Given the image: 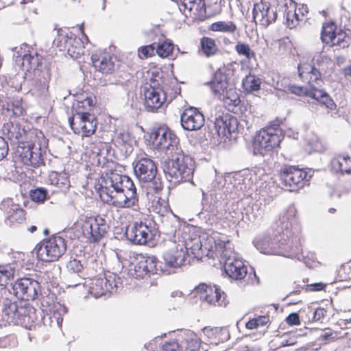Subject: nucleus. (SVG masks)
Masks as SVG:
<instances>
[{
  "mask_svg": "<svg viewBox=\"0 0 351 351\" xmlns=\"http://www.w3.org/2000/svg\"><path fill=\"white\" fill-rule=\"evenodd\" d=\"M145 188L150 211L162 217L171 212L169 200L167 196L163 194L162 180H155L147 184Z\"/></svg>",
  "mask_w": 351,
  "mask_h": 351,
  "instance_id": "8",
  "label": "nucleus"
},
{
  "mask_svg": "<svg viewBox=\"0 0 351 351\" xmlns=\"http://www.w3.org/2000/svg\"><path fill=\"white\" fill-rule=\"evenodd\" d=\"M78 28L82 38L70 32L66 34H60L56 39V47L59 51L66 52L73 59H78L84 54V42L89 41L84 32V24L79 25Z\"/></svg>",
  "mask_w": 351,
  "mask_h": 351,
  "instance_id": "7",
  "label": "nucleus"
},
{
  "mask_svg": "<svg viewBox=\"0 0 351 351\" xmlns=\"http://www.w3.org/2000/svg\"><path fill=\"white\" fill-rule=\"evenodd\" d=\"M309 10L306 5L302 4L293 10H288L286 12L287 24L289 28L297 27L300 23H305L308 19Z\"/></svg>",
  "mask_w": 351,
  "mask_h": 351,
  "instance_id": "30",
  "label": "nucleus"
},
{
  "mask_svg": "<svg viewBox=\"0 0 351 351\" xmlns=\"http://www.w3.org/2000/svg\"><path fill=\"white\" fill-rule=\"evenodd\" d=\"M47 191L44 188H36L29 192L31 199L37 203H43L47 198Z\"/></svg>",
  "mask_w": 351,
  "mask_h": 351,
  "instance_id": "52",
  "label": "nucleus"
},
{
  "mask_svg": "<svg viewBox=\"0 0 351 351\" xmlns=\"http://www.w3.org/2000/svg\"><path fill=\"white\" fill-rule=\"evenodd\" d=\"M201 300L215 306L225 307L229 303L226 295L216 286L200 284L195 289Z\"/></svg>",
  "mask_w": 351,
  "mask_h": 351,
  "instance_id": "19",
  "label": "nucleus"
},
{
  "mask_svg": "<svg viewBox=\"0 0 351 351\" xmlns=\"http://www.w3.org/2000/svg\"><path fill=\"white\" fill-rule=\"evenodd\" d=\"M191 160L182 153H177V156L168 159L164 165V172L170 182L180 183L192 178L193 168Z\"/></svg>",
  "mask_w": 351,
  "mask_h": 351,
  "instance_id": "6",
  "label": "nucleus"
},
{
  "mask_svg": "<svg viewBox=\"0 0 351 351\" xmlns=\"http://www.w3.org/2000/svg\"><path fill=\"white\" fill-rule=\"evenodd\" d=\"M156 46L155 43L141 46L138 49V56L140 59L144 60L155 56Z\"/></svg>",
  "mask_w": 351,
  "mask_h": 351,
  "instance_id": "51",
  "label": "nucleus"
},
{
  "mask_svg": "<svg viewBox=\"0 0 351 351\" xmlns=\"http://www.w3.org/2000/svg\"><path fill=\"white\" fill-rule=\"evenodd\" d=\"M189 247L183 242H172L163 257L166 264L171 267H179L184 264L188 256Z\"/></svg>",
  "mask_w": 351,
  "mask_h": 351,
  "instance_id": "26",
  "label": "nucleus"
},
{
  "mask_svg": "<svg viewBox=\"0 0 351 351\" xmlns=\"http://www.w3.org/2000/svg\"><path fill=\"white\" fill-rule=\"evenodd\" d=\"M115 57L106 50L97 49L91 56L93 67L104 75L112 74L116 70Z\"/></svg>",
  "mask_w": 351,
  "mask_h": 351,
  "instance_id": "24",
  "label": "nucleus"
},
{
  "mask_svg": "<svg viewBox=\"0 0 351 351\" xmlns=\"http://www.w3.org/2000/svg\"><path fill=\"white\" fill-rule=\"evenodd\" d=\"M95 101L91 97H87L83 100H76L72 106L71 117L92 116L95 106Z\"/></svg>",
  "mask_w": 351,
  "mask_h": 351,
  "instance_id": "32",
  "label": "nucleus"
},
{
  "mask_svg": "<svg viewBox=\"0 0 351 351\" xmlns=\"http://www.w3.org/2000/svg\"><path fill=\"white\" fill-rule=\"evenodd\" d=\"M143 96L145 106L149 112H156L167 101L166 93L160 86H146L143 90Z\"/></svg>",
  "mask_w": 351,
  "mask_h": 351,
  "instance_id": "23",
  "label": "nucleus"
},
{
  "mask_svg": "<svg viewBox=\"0 0 351 351\" xmlns=\"http://www.w3.org/2000/svg\"><path fill=\"white\" fill-rule=\"evenodd\" d=\"M332 168L341 173L351 172V158L348 155L339 154L332 160Z\"/></svg>",
  "mask_w": 351,
  "mask_h": 351,
  "instance_id": "42",
  "label": "nucleus"
},
{
  "mask_svg": "<svg viewBox=\"0 0 351 351\" xmlns=\"http://www.w3.org/2000/svg\"><path fill=\"white\" fill-rule=\"evenodd\" d=\"M320 40L322 43L330 47L344 49L349 46L346 32L331 19L322 23Z\"/></svg>",
  "mask_w": 351,
  "mask_h": 351,
  "instance_id": "9",
  "label": "nucleus"
},
{
  "mask_svg": "<svg viewBox=\"0 0 351 351\" xmlns=\"http://www.w3.org/2000/svg\"><path fill=\"white\" fill-rule=\"evenodd\" d=\"M125 235L134 243L145 245L154 241L155 232L154 229L146 222L136 221L128 227Z\"/></svg>",
  "mask_w": 351,
  "mask_h": 351,
  "instance_id": "16",
  "label": "nucleus"
},
{
  "mask_svg": "<svg viewBox=\"0 0 351 351\" xmlns=\"http://www.w3.org/2000/svg\"><path fill=\"white\" fill-rule=\"evenodd\" d=\"M239 121L229 113L217 117L214 122V128L217 136L226 142L234 138L238 134Z\"/></svg>",
  "mask_w": 351,
  "mask_h": 351,
  "instance_id": "14",
  "label": "nucleus"
},
{
  "mask_svg": "<svg viewBox=\"0 0 351 351\" xmlns=\"http://www.w3.org/2000/svg\"><path fill=\"white\" fill-rule=\"evenodd\" d=\"M148 141L154 149L159 151H173L178 150L179 138L176 134L168 127L160 125L154 128L149 134Z\"/></svg>",
  "mask_w": 351,
  "mask_h": 351,
  "instance_id": "10",
  "label": "nucleus"
},
{
  "mask_svg": "<svg viewBox=\"0 0 351 351\" xmlns=\"http://www.w3.org/2000/svg\"><path fill=\"white\" fill-rule=\"evenodd\" d=\"M340 280L348 281L351 280V261L341 265L338 273Z\"/></svg>",
  "mask_w": 351,
  "mask_h": 351,
  "instance_id": "54",
  "label": "nucleus"
},
{
  "mask_svg": "<svg viewBox=\"0 0 351 351\" xmlns=\"http://www.w3.org/2000/svg\"><path fill=\"white\" fill-rule=\"evenodd\" d=\"M327 309L324 307H317L313 313V320L315 322L322 321L327 315Z\"/></svg>",
  "mask_w": 351,
  "mask_h": 351,
  "instance_id": "60",
  "label": "nucleus"
},
{
  "mask_svg": "<svg viewBox=\"0 0 351 351\" xmlns=\"http://www.w3.org/2000/svg\"><path fill=\"white\" fill-rule=\"evenodd\" d=\"M300 79L306 83L311 91H315L320 88L324 84V80L319 69H317L313 61H302L298 66Z\"/></svg>",
  "mask_w": 351,
  "mask_h": 351,
  "instance_id": "15",
  "label": "nucleus"
},
{
  "mask_svg": "<svg viewBox=\"0 0 351 351\" xmlns=\"http://www.w3.org/2000/svg\"><path fill=\"white\" fill-rule=\"evenodd\" d=\"M82 235L88 242L97 243L105 237L109 228L105 219L101 217H86L80 221Z\"/></svg>",
  "mask_w": 351,
  "mask_h": 351,
  "instance_id": "12",
  "label": "nucleus"
},
{
  "mask_svg": "<svg viewBox=\"0 0 351 351\" xmlns=\"http://www.w3.org/2000/svg\"><path fill=\"white\" fill-rule=\"evenodd\" d=\"M265 239H259V240H257L256 241V243H255V245L256 247L259 249L263 253H268V250L266 249V248H263L262 247V245L264 244V243L265 242Z\"/></svg>",
  "mask_w": 351,
  "mask_h": 351,
  "instance_id": "64",
  "label": "nucleus"
},
{
  "mask_svg": "<svg viewBox=\"0 0 351 351\" xmlns=\"http://www.w3.org/2000/svg\"><path fill=\"white\" fill-rule=\"evenodd\" d=\"M200 248L206 256L223 265L230 278L242 280L246 276L247 266L241 259L235 258L233 244L228 236L213 232L201 243Z\"/></svg>",
  "mask_w": 351,
  "mask_h": 351,
  "instance_id": "2",
  "label": "nucleus"
},
{
  "mask_svg": "<svg viewBox=\"0 0 351 351\" xmlns=\"http://www.w3.org/2000/svg\"><path fill=\"white\" fill-rule=\"evenodd\" d=\"M286 322L290 326L299 325L300 320L298 314L296 313H291L286 318Z\"/></svg>",
  "mask_w": 351,
  "mask_h": 351,
  "instance_id": "62",
  "label": "nucleus"
},
{
  "mask_svg": "<svg viewBox=\"0 0 351 351\" xmlns=\"http://www.w3.org/2000/svg\"><path fill=\"white\" fill-rule=\"evenodd\" d=\"M48 180L50 184L54 185L61 190L66 189L70 186L69 178L64 173L52 171L49 175Z\"/></svg>",
  "mask_w": 351,
  "mask_h": 351,
  "instance_id": "43",
  "label": "nucleus"
},
{
  "mask_svg": "<svg viewBox=\"0 0 351 351\" xmlns=\"http://www.w3.org/2000/svg\"><path fill=\"white\" fill-rule=\"evenodd\" d=\"M183 7L186 15L196 16L205 10V3L203 0H177Z\"/></svg>",
  "mask_w": 351,
  "mask_h": 351,
  "instance_id": "35",
  "label": "nucleus"
},
{
  "mask_svg": "<svg viewBox=\"0 0 351 351\" xmlns=\"http://www.w3.org/2000/svg\"><path fill=\"white\" fill-rule=\"evenodd\" d=\"M309 97L317 100L321 105L326 106L330 110H334L337 105L330 95L322 88L311 91Z\"/></svg>",
  "mask_w": 351,
  "mask_h": 351,
  "instance_id": "38",
  "label": "nucleus"
},
{
  "mask_svg": "<svg viewBox=\"0 0 351 351\" xmlns=\"http://www.w3.org/2000/svg\"><path fill=\"white\" fill-rule=\"evenodd\" d=\"M261 81L254 75H248L243 80L242 86L247 93L257 91L261 88Z\"/></svg>",
  "mask_w": 351,
  "mask_h": 351,
  "instance_id": "46",
  "label": "nucleus"
},
{
  "mask_svg": "<svg viewBox=\"0 0 351 351\" xmlns=\"http://www.w3.org/2000/svg\"><path fill=\"white\" fill-rule=\"evenodd\" d=\"M174 45L171 40H165L158 43L156 47V53L162 58H166L173 55Z\"/></svg>",
  "mask_w": 351,
  "mask_h": 351,
  "instance_id": "47",
  "label": "nucleus"
},
{
  "mask_svg": "<svg viewBox=\"0 0 351 351\" xmlns=\"http://www.w3.org/2000/svg\"><path fill=\"white\" fill-rule=\"evenodd\" d=\"M15 63L22 70L29 72L42 65L43 57L32 46L23 43L16 52Z\"/></svg>",
  "mask_w": 351,
  "mask_h": 351,
  "instance_id": "13",
  "label": "nucleus"
},
{
  "mask_svg": "<svg viewBox=\"0 0 351 351\" xmlns=\"http://www.w3.org/2000/svg\"><path fill=\"white\" fill-rule=\"evenodd\" d=\"M0 306L2 312V319L9 325H16L19 319V317L16 316L20 304H18L16 301L4 298L2 301H0Z\"/></svg>",
  "mask_w": 351,
  "mask_h": 351,
  "instance_id": "29",
  "label": "nucleus"
},
{
  "mask_svg": "<svg viewBox=\"0 0 351 351\" xmlns=\"http://www.w3.org/2000/svg\"><path fill=\"white\" fill-rule=\"evenodd\" d=\"M237 29L236 24L233 21H219L212 23L209 30L213 32H221L229 34H234Z\"/></svg>",
  "mask_w": 351,
  "mask_h": 351,
  "instance_id": "45",
  "label": "nucleus"
},
{
  "mask_svg": "<svg viewBox=\"0 0 351 351\" xmlns=\"http://www.w3.org/2000/svg\"><path fill=\"white\" fill-rule=\"evenodd\" d=\"M297 210L294 206H289L285 210L280 213L278 219L276 221V230L283 231L288 230L295 221Z\"/></svg>",
  "mask_w": 351,
  "mask_h": 351,
  "instance_id": "33",
  "label": "nucleus"
},
{
  "mask_svg": "<svg viewBox=\"0 0 351 351\" xmlns=\"http://www.w3.org/2000/svg\"><path fill=\"white\" fill-rule=\"evenodd\" d=\"M134 264V273L136 277L144 278L149 274H156L158 271L157 258L154 256L137 254Z\"/></svg>",
  "mask_w": 351,
  "mask_h": 351,
  "instance_id": "27",
  "label": "nucleus"
},
{
  "mask_svg": "<svg viewBox=\"0 0 351 351\" xmlns=\"http://www.w3.org/2000/svg\"><path fill=\"white\" fill-rule=\"evenodd\" d=\"M253 19L263 27H267L274 23L277 19L276 10L270 8L267 2L261 1L254 4Z\"/></svg>",
  "mask_w": 351,
  "mask_h": 351,
  "instance_id": "25",
  "label": "nucleus"
},
{
  "mask_svg": "<svg viewBox=\"0 0 351 351\" xmlns=\"http://www.w3.org/2000/svg\"><path fill=\"white\" fill-rule=\"evenodd\" d=\"M35 250L39 260L48 263L57 261L66 252L67 241L62 237L54 234L38 243Z\"/></svg>",
  "mask_w": 351,
  "mask_h": 351,
  "instance_id": "5",
  "label": "nucleus"
},
{
  "mask_svg": "<svg viewBox=\"0 0 351 351\" xmlns=\"http://www.w3.org/2000/svg\"><path fill=\"white\" fill-rule=\"evenodd\" d=\"M12 289L17 298L29 301L37 298L38 294L40 291V286L36 280L24 277L19 278L14 282Z\"/></svg>",
  "mask_w": 351,
  "mask_h": 351,
  "instance_id": "18",
  "label": "nucleus"
},
{
  "mask_svg": "<svg viewBox=\"0 0 351 351\" xmlns=\"http://www.w3.org/2000/svg\"><path fill=\"white\" fill-rule=\"evenodd\" d=\"M281 184L289 191H298L308 185V173L297 166H285L278 173Z\"/></svg>",
  "mask_w": 351,
  "mask_h": 351,
  "instance_id": "11",
  "label": "nucleus"
},
{
  "mask_svg": "<svg viewBox=\"0 0 351 351\" xmlns=\"http://www.w3.org/2000/svg\"><path fill=\"white\" fill-rule=\"evenodd\" d=\"M223 101L225 107L230 112L236 113V108L241 103L239 95L236 88L231 87L223 95Z\"/></svg>",
  "mask_w": 351,
  "mask_h": 351,
  "instance_id": "37",
  "label": "nucleus"
},
{
  "mask_svg": "<svg viewBox=\"0 0 351 351\" xmlns=\"http://www.w3.org/2000/svg\"><path fill=\"white\" fill-rule=\"evenodd\" d=\"M16 317H19L16 325L29 328L37 320L36 310L29 304L21 303Z\"/></svg>",
  "mask_w": 351,
  "mask_h": 351,
  "instance_id": "31",
  "label": "nucleus"
},
{
  "mask_svg": "<svg viewBox=\"0 0 351 351\" xmlns=\"http://www.w3.org/2000/svg\"><path fill=\"white\" fill-rule=\"evenodd\" d=\"M269 322V315H258L249 319L245 323V328L248 330H255L265 326Z\"/></svg>",
  "mask_w": 351,
  "mask_h": 351,
  "instance_id": "49",
  "label": "nucleus"
},
{
  "mask_svg": "<svg viewBox=\"0 0 351 351\" xmlns=\"http://www.w3.org/2000/svg\"><path fill=\"white\" fill-rule=\"evenodd\" d=\"M97 166L102 169L97 188L101 201L119 208L138 206V195L134 183L130 177L113 170V160L99 153L97 155Z\"/></svg>",
  "mask_w": 351,
  "mask_h": 351,
  "instance_id": "1",
  "label": "nucleus"
},
{
  "mask_svg": "<svg viewBox=\"0 0 351 351\" xmlns=\"http://www.w3.org/2000/svg\"><path fill=\"white\" fill-rule=\"evenodd\" d=\"M285 120L276 117L256 132L252 140V148L254 155H269L280 147L285 136L281 128Z\"/></svg>",
  "mask_w": 351,
  "mask_h": 351,
  "instance_id": "3",
  "label": "nucleus"
},
{
  "mask_svg": "<svg viewBox=\"0 0 351 351\" xmlns=\"http://www.w3.org/2000/svg\"><path fill=\"white\" fill-rule=\"evenodd\" d=\"M233 66V64H228L218 69L215 73L213 79L209 82L210 88L215 95L223 96L231 88L230 80V75H234V69Z\"/></svg>",
  "mask_w": 351,
  "mask_h": 351,
  "instance_id": "20",
  "label": "nucleus"
},
{
  "mask_svg": "<svg viewBox=\"0 0 351 351\" xmlns=\"http://www.w3.org/2000/svg\"><path fill=\"white\" fill-rule=\"evenodd\" d=\"M224 219H220L218 221V223L223 226L224 228H231L233 225L236 224L237 220L231 215L230 212H225Z\"/></svg>",
  "mask_w": 351,
  "mask_h": 351,
  "instance_id": "56",
  "label": "nucleus"
},
{
  "mask_svg": "<svg viewBox=\"0 0 351 351\" xmlns=\"http://www.w3.org/2000/svg\"><path fill=\"white\" fill-rule=\"evenodd\" d=\"M285 91L287 94H293L298 97L308 96L311 91L303 86L295 84H289L285 86Z\"/></svg>",
  "mask_w": 351,
  "mask_h": 351,
  "instance_id": "50",
  "label": "nucleus"
},
{
  "mask_svg": "<svg viewBox=\"0 0 351 351\" xmlns=\"http://www.w3.org/2000/svg\"><path fill=\"white\" fill-rule=\"evenodd\" d=\"M9 147L4 138L0 136V160H3L8 154Z\"/></svg>",
  "mask_w": 351,
  "mask_h": 351,
  "instance_id": "61",
  "label": "nucleus"
},
{
  "mask_svg": "<svg viewBox=\"0 0 351 351\" xmlns=\"http://www.w3.org/2000/svg\"><path fill=\"white\" fill-rule=\"evenodd\" d=\"M69 123L75 134L85 138L90 137L95 133L98 121L95 115L70 117Z\"/></svg>",
  "mask_w": 351,
  "mask_h": 351,
  "instance_id": "21",
  "label": "nucleus"
},
{
  "mask_svg": "<svg viewBox=\"0 0 351 351\" xmlns=\"http://www.w3.org/2000/svg\"><path fill=\"white\" fill-rule=\"evenodd\" d=\"M0 209L4 214L5 223L11 227L18 226L26 221V211L12 199H3Z\"/></svg>",
  "mask_w": 351,
  "mask_h": 351,
  "instance_id": "17",
  "label": "nucleus"
},
{
  "mask_svg": "<svg viewBox=\"0 0 351 351\" xmlns=\"http://www.w3.org/2000/svg\"><path fill=\"white\" fill-rule=\"evenodd\" d=\"M181 347L175 340L165 341L160 348V351H178Z\"/></svg>",
  "mask_w": 351,
  "mask_h": 351,
  "instance_id": "59",
  "label": "nucleus"
},
{
  "mask_svg": "<svg viewBox=\"0 0 351 351\" xmlns=\"http://www.w3.org/2000/svg\"><path fill=\"white\" fill-rule=\"evenodd\" d=\"M201 339L194 332H187L184 334L181 348L183 351H200L204 349Z\"/></svg>",
  "mask_w": 351,
  "mask_h": 351,
  "instance_id": "36",
  "label": "nucleus"
},
{
  "mask_svg": "<svg viewBox=\"0 0 351 351\" xmlns=\"http://www.w3.org/2000/svg\"><path fill=\"white\" fill-rule=\"evenodd\" d=\"M234 49L239 56H244L248 60L256 58L255 52L247 43L239 41L237 43Z\"/></svg>",
  "mask_w": 351,
  "mask_h": 351,
  "instance_id": "48",
  "label": "nucleus"
},
{
  "mask_svg": "<svg viewBox=\"0 0 351 351\" xmlns=\"http://www.w3.org/2000/svg\"><path fill=\"white\" fill-rule=\"evenodd\" d=\"M134 171L137 178L147 184L161 180L156 178L158 169L155 162L147 156L138 157L134 162Z\"/></svg>",
  "mask_w": 351,
  "mask_h": 351,
  "instance_id": "22",
  "label": "nucleus"
},
{
  "mask_svg": "<svg viewBox=\"0 0 351 351\" xmlns=\"http://www.w3.org/2000/svg\"><path fill=\"white\" fill-rule=\"evenodd\" d=\"M327 285L324 282H315L312 284H306L304 286V289L308 292L320 291L326 289Z\"/></svg>",
  "mask_w": 351,
  "mask_h": 351,
  "instance_id": "58",
  "label": "nucleus"
},
{
  "mask_svg": "<svg viewBox=\"0 0 351 351\" xmlns=\"http://www.w3.org/2000/svg\"><path fill=\"white\" fill-rule=\"evenodd\" d=\"M3 132L11 141H19L23 136L24 130L19 124L12 121L5 123L3 127Z\"/></svg>",
  "mask_w": 351,
  "mask_h": 351,
  "instance_id": "44",
  "label": "nucleus"
},
{
  "mask_svg": "<svg viewBox=\"0 0 351 351\" xmlns=\"http://www.w3.org/2000/svg\"><path fill=\"white\" fill-rule=\"evenodd\" d=\"M116 143L119 146H123L129 144L131 141V137L128 132L123 131L119 132L114 139Z\"/></svg>",
  "mask_w": 351,
  "mask_h": 351,
  "instance_id": "57",
  "label": "nucleus"
},
{
  "mask_svg": "<svg viewBox=\"0 0 351 351\" xmlns=\"http://www.w3.org/2000/svg\"><path fill=\"white\" fill-rule=\"evenodd\" d=\"M15 267L11 263L0 264V287H6L14 278Z\"/></svg>",
  "mask_w": 351,
  "mask_h": 351,
  "instance_id": "41",
  "label": "nucleus"
},
{
  "mask_svg": "<svg viewBox=\"0 0 351 351\" xmlns=\"http://www.w3.org/2000/svg\"><path fill=\"white\" fill-rule=\"evenodd\" d=\"M204 117L197 108L189 107L181 114V125L186 130H197L204 125Z\"/></svg>",
  "mask_w": 351,
  "mask_h": 351,
  "instance_id": "28",
  "label": "nucleus"
},
{
  "mask_svg": "<svg viewBox=\"0 0 351 351\" xmlns=\"http://www.w3.org/2000/svg\"><path fill=\"white\" fill-rule=\"evenodd\" d=\"M21 145L18 152L25 165L39 167L44 163L43 154L47 148L48 141L41 132L36 133L29 141L21 143Z\"/></svg>",
  "mask_w": 351,
  "mask_h": 351,
  "instance_id": "4",
  "label": "nucleus"
},
{
  "mask_svg": "<svg viewBox=\"0 0 351 351\" xmlns=\"http://www.w3.org/2000/svg\"><path fill=\"white\" fill-rule=\"evenodd\" d=\"M223 332L224 331L221 328L218 327H206L203 330L204 335L207 337L208 343L211 345H218L226 339Z\"/></svg>",
  "mask_w": 351,
  "mask_h": 351,
  "instance_id": "40",
  "label": "nucleus"
},
{
  "mask_svg": "<svg viewBox=\"0 0 351 351\" xmlns=\"http://www.w3.org/2000/svg\"><path fill=\"white\" fill-rule=\"evenodd\" d=\"M111 289L112 285L106 277L94 278L90 283V292L96 298L110 292Z\"/></svg>",
  "mask_w": 351,
  "mask_h": 351,
  "instance_id": "34",
  "label": "nucleus"
},
{
  "mask_svg": "<svg viewBox=\"0 0 351 351\" xmlns=\"http://www.w3.org/2000/svg\"><path fill=\"white\" fill-rule=\"evenodd\" d=\"M289 43L283 40H278L274 44V51L276 55L282 56L285 54L289 49Z\"/></svg>",
  "mask_w": 351,
  "mask_h": 351,
  "instance_id": "55",
  "label": "nucleus"
},
{
  "mask_svg": "<svg viewBox=\"0 0 351 351\" xmlns=\"http://www.w3.org/2000/svg\"><path fill=\"white\" fill-rule=\"evenodd\" d=\"M199 50L207 58L215 56L219 48L214 38L203 36L199 42Z\"/></svg>",
  "mask_w": 351,
  "mask_h": 351,
  "instance_id": "39",
  "label": "nucleus"
},
{
  "mask_svg": "<svg viewBox=\"0 0 351 351\" xmlns=\"http://www.w3.org/2000/svg\"><path fill=\"white\" fill-rule=\"evenodd\" d=\"M66 269L70 274H80L83 271L84 266L80 261L73 258L67 263Z\"/></svg>",
  "mask_w": 351,
  "mask_h": 351,
  "instance_id": "53",
  "label": "nucleus"
},
{
  "mask_svg": "<svg viewBox=\"0 0 351 351\" xmlns=\"http://www.w3.org/2000/svg\"><path fill=\"white\" fill-rule=\"evenodd\" d=\"M12 110L14 115L21 116L24 114L25 110L22 107L21 104L19 101H16V104H12Z\"/></svg>",
  "mask_w": 351,
  "mask_h": 351,
  "instance_id": "63",
  "label": "nucleus"
}]
</instances>
